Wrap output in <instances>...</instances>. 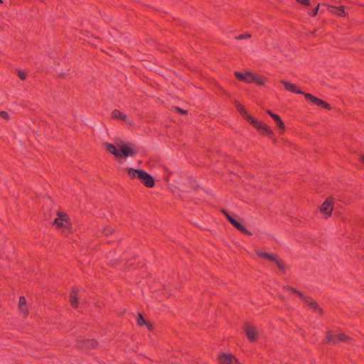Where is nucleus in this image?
I'll list each match as a JSON object with an SVG mask.
<instances>
[{"label":"nucleus","instance_id":"obj_34","mask_svg":"<svg viewBox=\"0 0 364 364\" xmlns=\"http://www.w3.org/2000/svg\"><path fill=\"white\" fill-rule=\"evenodd\" d=\"M296 1L304 6H309L310 5V0H296Z\"/></svg>","mask_w":364,"mask_h":364},{"label":"nucleus","instance_id":"obj_5","mask_svg":"<svg viewBox=\"0 0 364 364\" xmlns=\"http://www.w3.org/2000/svg\"><path fill=\"white\" fill-rule=\"evenodd\" d=\"M244 331L250 342H255L258 338V331L257 328L250 323H245L244 326Z\"/></svg>","mask_w":364,"mask_h":364},{"label":"nucleus","instance_id":"obj_11","mask_svg":"<svg viewBox=\"0 0 364 364\" xmlns=\"http://www.w3.org/2000/svg\"><path fill=\"white\" fill-rule=\"evenodd\" d=\"M112 117L114 119H120L128 124H132V121L129 120L126 114L118 109H114L112 111Z\"/></svg>","mask_w":364,"mask_h":364},{"label":"nucleus","instance_id":"obj_4","mask_svg":"<svg viewBox=\"0 0 364 364\" xmlns=\"http://www.w3.org/2000/svg\"><path fill=\"white\" fill-rule=\"evenodd\" d=\"M334 199L332 197H328L321 205V212L326 215V218H328L332 214L333 209Z\"/></svg>","mask_w":364,"mask_h":364},{"label":"nucleus","instance_id":"obj_31","mask_svg":"<svg viewBox=\"0 0 364 364\" xmlns=\"http://www.w3.org/2000/svg\"><path fill=\"white\" fill-rule=\"evenodd\" d=\"M250 37H251L250 34L245 33V34L239 35V36H236L235 38L237 40H242V39H245V38H249Z\"/></svg>","mask_w":364,"mask_h":364},{"label":"nucleus","instance_id":"obj_7","mask_svg":"<svg viewBox=\"0 0 364 364\" xmlns=\"http://www.w3.org/2000/svg\"><path fill=\"white\" fill-rule=\"evenodd\" d=\"M304 96L308 101L311 102L314 105H316L319 107H323L328 110H330L331 109V106L330 104L315 97L314 95H313L311 94L306 93V94H304Z\"/></svg>","mask_w":364,"mask_h":364},{"label":"nucleus","instance_id":"obj_6","mask_svg":"<svg viewBox=\"0 0 364 364\" xmlns=\"http://www.w3.org/2000/svg\"><path fill=\"white\" fill-rule=\"evenodd\" d=\"M138 179L148 188H153L155 185L154 178L145 171L141 170Z\"/></svg>","mask_w":364,"mask_h":364},{"label":"nucleus","instance_id":"obj_33","mask_svg":"<svg viewBox=\"0 0 364 364\" xmlns=\"http://www.w3.org/2000/svg\"><path fill=\"white\" fill-rule=\"evenodd\" d=\"M0 117L5 119H9V116L8 112H6L5 111H1L0 112Z\"/></svg>","mask_w":364,"mask_h":364},{"label":"nucleus","instance_id":"obj_10","mask_svg":"<svg viewBox=\"0 0 364 364\" xmlns=\"http://www.w3.org/2000/svg\"><path fill=\"white\" fill-rule=\"evenodd\" d=\"M235 75L239 79L240 81L247 82V83H252L254 82L253 73L247 72L245 73H242L240 72H235Z\"/></svg>","mask_w":364,"mask_h":364},{"label":"nucleus","instance_id":"obj_30","mask_svg":"<svg viewBox=\"0 0 364 364\" xmlns=\"http://www.w3.org/2000/svg\"><path fill=\"white\" fill-rule=\"evenodd\" d=\"M18 76L21 80H24L26 78L27 74L23 70H18Z\"/></svg>","mask_w":364,"mask_h":364},{"label":"nucleus","instance_id":"obj_13","mask_svg":"<svg viewBox=\"0 0 364 364\" xmlns=\"http://www.w3.org/2000/svg\"><path fill=\"white\" fill-rule=\"evenodd\" d=\"M77 292H78L77 289L73 288L70 293V305L74 309H77L79 306Z\"/></svg>","mask_w":364,"mask_h":364},{"label":"nucleus","instance_id":"obj_37","mask_svg":"<svg viewBox=\"0 0 364 364\" xmlns=\"http://www.w3.org/2000/svg\"><path fill=\"white\" fill-rule=\"evenodd\" d=\"M267 113L270 115V117L272 118V115H276V114L273 113L270 110H267Z\"/></svg>","mask_w":364,"mask_h":364},{"label":"nucleus","instance_id":"obj_2","mask_svg":"<svg viewBox=\"0 0 364 364\" xmlns=\"http://www.w3.org/2000/svg\"><path fill=\"white\" fill-rule=\"evenodd\" d=\"M326 341L328 343L336 345L339 341L351 343L353 339L343 333H340L336 336H333L331 331L328 330L326 331Z\"/></svg>","mask_w":364,"mask_h":364},{"label":"nucleus","instance_id":"obj_27","mask_svg":"<svg viewBox=\"0 0 364 364\" xmlns=\"http://www.w3.org/2000/svg\"><path fill=\"white\" fill-rule=\"evenodd\" d=\"M114 232V229L112 227H105L102 231V235L108 236L112 235Z\"/></svg>","mask_w":364,"mask_h":364},{"label":"nucleus","instance_id":"obj_9","mask_svg":"<svg viewBox=\"0 0 364 364\" xmlns=\"http://www.w3.org/2000/svg\"><path fill=\"white\" fill-rule=\"evenodd\" d=\"M120 153L122 156H134L137 154V150L133 147L132 144L128 143L121 146Z\"/></svg>","mask_w":364,"mask_h":364},{"label":"nucleus","instance_id":"obj_3","mask_svg":"<svg viewBox=\"0 0 364 364\" xmlns=\"http://www.w3.org/2000/svg\"><path fill=\"white\" fill-rule=\"evenodd\" d=\"M222 213L226 217L230 223L237 230H240L242 233L247 235H252V232L248 230L244 225L240 222L236 220L232 216H231L226 210H223Z\"/></svg>","mask_w":364,"mask_h":364},{"label":"nucleus","instance_id":"obj_8","mask_svg":"<svg viewBox=\"0 0 364 364\" xmlns=\"http://www.w3.org/2000/svg\"><path fill=\"white\" fill-rule=\"evenodd\" d=\"M315 312H318L320 315L323 314V310L319 306L318 304L311 296L304 295L301 299Z\"/></svg>","mask_w":364,"mask_h":364},{"label":"nucleus","instance_id":"obj_28","mask_svg":"<svg viewBox=\"0 0 364 364\" xmlns=\"http://www.w3.org/2000/svg\"><path fill=\"white\" fill-rule=\"evenodd\" d=\"M245 118L253 127L255 126V124H257L259 122L256 118L253 117L250 114H247V117Z\"/></svg>","mask_w":364,"mask_h":364},{"label":"nucleus","instance_id":"obj_20","mask_svg":"<svg viewBox=\"0 0 364 364\" xmlns=\"http://www.w3.org/2000/svg\"><path fill=\"white\" fill-rule=\"evenodd\" d=\"M259 132L264 136H269L272 137L273 136V132L272 130L267 127L266 124H264L263 127L261 128V129L259 131Z\"/></svg>","mask_w":364,"mask_h":364},{"label":"nucleus","instance_id":"obj_1","mask_svg":"<svg viewBox=\"0 0 364 364\" xmlns=\"http://www.w3.org/2000/svg\"><path fill=\"white\" fill-rule=\"evenodd\" d=\"M57 216L58 218L54 220L53 225L56 226L58 230H60L62 234L68 236L71 233V225L68 215L65 213L58 211Z\"/></svg>","mask_w":364,"mask_h":364},{"label":"nucleus","instance_id":"obj_29","mask_svg":"<svg viewBox=\"0 0 364 364\" xmlns=\"http://www.w3.org/2000/svg\"><path fill=\"white\" fill-rule=\"evenodd\" d=\"M137 324L140 326H141L144 324H146V320L144 318V317L142 316V315L141 314H138Z\"/></svg>","mask_w":364,"mask_h":364},{"label":"nucleus","instance_id":"obj_21","mask_svg":"<svg viewBox=\"0 0 364 364\" xmlns=\"http://www.w3.org/2000/svg\"><path fill=\"white\" fill-rule=\"evenodd\" d=\"M97 341L94 339L87 340L84 341V346L88 349H94L97 346Z\"/></svg>","mask_w":364,"mask_h":364},{"label":"nucleus","instance_id":"obj_24","mask_svg":"<svg viewBox=\"0 0 364 364\" xmlns=\"http://www.w3.org/2000/svg\"><path fill=\"white\" fill-rule=\"evenodd\" d=\"M276 265L277 266V267L279 268V269L280 271H282L283 273H285V264L284 263V262L281 259H279V257H277V260L274 261Z\"/></svg>","mask_w":364,"mask_h":364},{"label":"nucleus","instance_id":"obj_22","mask_svg":"<svg viewBox=\"0 0 364 364\" xmlns=\"http://www.w3.org/2000/svg\"><path fill=\"white\" fill-rule=\"evenodd\" d=\"M283 289L285 291H290L291 292H292L294 294H296L301 299H302L303 296H304V294L301 291L297 290L296 289H295L291 286H288V285L284 286Z\"/></svg>","mask_w":364,"mask_h":364},{"label":"nucleus","instance_id":"obj_17","mask_svg":"<svg viewBox=\"0 0 364 364\" xmlns=\"http://www.w3.org/2000/svg\"><path fill=\"white\" fill-rule=\"evenodd\" d=\"M218 358L220 364H232V359L235 358L230 354H223Z\"/></svg>","mask_w":364,"mask_h":364},{"label":"nucleus","instance_id":"obj_16","mask_svg":"<svg viewBox=\"0 0 364 364\" xmlns=\"http://www.w3.org/2000/svg\"><path fill=\"white\" fill-rule=\"evenodd\" d=\"M256 255L261 258L267 259L269 261L274 262L277 260V257H278L277 255H271L268 252L257 250Z\"/></svg>","mask_w":364,"mask_h":364},{"label":"nucleus","instance_id":"obj_32","mask_svg":"<svg viewBox=\"0 0 364 364\" xmlns=\"http://www.w3.org/2000/svg\"><path fill=\"white\" fill-rule=\"evenodd\" d=\"M319 7L320 4H318V6L314 9H313L311 12L309 13V15L311 16H316L318 11Z\"/></svg>","mask_w":364,"mask_h":364},{"label":"nucleus","instance_id":"obj_26","mask_svg":"<svg viewBox=\"0 0 364 364\" xmlns=\"http://www.w3.org/2000/svg\"><path fill=\"white\" fill-rule=\"evenodd\" d=\"M236 107L237 110L240 112L241 114L244 116V117H247V112L246 109H245L244 106H242L241 104L236 102Z\"/></svg>","mask_w":364,"mask_h":364},{"label":"nucleus","instance_id":"obj_25","mask_svg":"<svg viewBox=\"0 0 364 364\" xmlns=\"http://www.w3.org/2000/svg\"><path fill=\"white\" fill-rule=\"evenodd\" d=\"M253 77H254L253 82H256L257 85H263L264 84V78L262 77V76L253 74Z\"/></svg>","mask_w":364,"mask_h":364},{"label":"nucleus","instance_id":"obj_35","mask_svg":"<svg viewBox=\"0 0 364 364\" xmlns=\"http://www.w3.org/2000/svg\"><path fill=\"white\" fill-rule=\"evenodd\" d=\"M174 109L178 112V113H181L182 114H187L188 112L186 110L182 109L178 107H175Z\"/></svg>","mask_w":364,"mask_h":364},{"label":"nucleus","instance_id":"obj_12","mask_svg":"<svg viewBox=\"0 0 364 364\" xmlns=\"http://www.w3.org/2000/svg\"><path fill=\"white\" fill-rule=\"evenodd\" d=\"M281 83L284 86L285 89L291 92L301 94L304 95V92L299 89H297L296 85L292 84L286 80H281Z\"/></svg>","mask_w":364,"mask_h":364},{"label":"nucleus","instance_id":"obj_36","mask_svg":"<svg viewBox=\"0 0 364 364\" xmlns=\"http://www.w3.org/2000/svg\"><path fill=\"white\" fill-rule=\"evenodd\" d=\"M264 124L262 122H258V123L257 124H255V126H254L255 128H256L258 132L261 129V128L263 127Z\"/></svg>","mask_w":364,"mask_h":364},{"label":"nucleus","instance_id":"obj_14","mask_svg":"<svg viewBox=\"0 0 364 364\" xmlns=\"http://www.w3.org/2000/svg\"><path fill=\"white\" fill-rule=\"evenodd\" d=\"M327 9L331 14L337 15L338 16H345L346 12L344 10V6H327Z\"/></svg>","mask_w":364,"mask_h":364},{"label":"nucleus","instance_id":"obj_18","mask_svg":"<svg viewBox=\"0 0 364 364\" xmlns=\"http://www.w3.org/2000/svg\"><path fill=\"white\" fill-rule=\"evenodd\" d=\"M18 307L20 311L25 315H28V311L26 309V300L24 296H20L18 301Z\"/></svg>","mask_w":364,"mask_h":364},{"label":"nucleus","instance_id":"obj_23","mask_svg":"<svg viewBox=\"0 0 364 364\" xmlns=\"http://www.w3.org/2000/svg\"><path fill=\"white\" fill-rule=\"evenodd\" d=\"M272 119L277 122V127L279 129H284V127H285L283 121L282 120L281 117L278 114L272 115Z\"/></svg>","mask_w":364,"mask_h":364},{"label":"nucleus","instance_id":"obj_39","mask_svg":"<svg viewBox=\"0 0 364 364\" xmlns=\"http://www.w3.org/2000/svg\"><path fill=\"white\" fill-rule=\"evenodd\" d=\"M0 3H3V1H2V0H0Z\"/></svg>","mask_w":364,"mask_h":364},{"label":"nucleus","instance_id":"obj_15","mask_svg":"<svg viewBox=\"0 0 364 364\" xmlns=\"http://www.w3.org/2000/svg\"><path fill=\"white\" fill-rule=\"evenodd\" d=\"M105 145L106 146V150L113 154L115 157H122L120 151H119L114 145L110 143H105Z\"/></svg>","mask_w":364,"mask_h":364},{"label":"nucleus","instance_id":"obj_38","mask_svg":"<svg viewBox=\"0 0 364 364\" xmlns=\"http://www.w3.org/2000/svg\"><path fill=\"white\" fill-rule=\"evenodd\" d=\"M360 160L362 161V162L364 164V155L361 156L360 157Z\"/></svg>","mask_w":364,"mask_h":364},{"label":"nucleus","instance_id":"obj_19","mask_svg":"<svg viewBox=\"0 0 364 364\" xmlns=\"http://www.w3.org/2000/svg\"><path fill=\"white\" fill-rule=\"evenodd\" d=\"M140 171H141V170H139V169H134L132 168H127V173H128L129 178L132 179H135V178L138 179Z\"/></svg>","mask_w":364,"mask_h":364}]
</instances>
